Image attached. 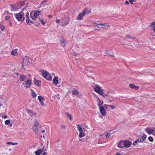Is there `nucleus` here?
Returning <instances> with one entry per match:
<instances>
[{"label":"nucleus","mask_w":155,"mask_h":155,"mask_svg":"<svg viewBox=\"0 0 155 155\" xmlns=\"http://www.w3.org/2000/svg\"><path fill=\"white\" fill-rule=\"evenodd\" d=\"M28 11H29L26 10L25 8H24L20 12L15 14V15L17 19L20 21L24 20V15L25 14L27 23L29 24H33L32 21L29 19V15Z\"/></svg>","instance_id":"1"},{"label":"nucleus","mask_w":155,"mask_h":155,"mask_svg":"<svg viewBox=\"0 0 155 155\" xmlns=\"http://www.w3.org/2000/svg\"><path fill=\"white\" fill-rule=\"evenodd\" d=\"M93 87L94 90L95 92L101 95H102L104 92L103 91L102 88L99 85L97 84H94L93 85Z\"/></svg>","instance_id":"2"},{"label":"nucleus","mask_w":155,"mask_h":155,"mask_svg":"<svg viewBox=\"0 0 155 155\" xmlns=\"http://www.w3.org/2000/svg\"><path fill=\"white\" fill-rule=\"evenodd\" d=\"M77 126L79 132V137L80 138H82L85 136V129L84 128H82L80 125H78Z\"/></svg>","instance_id":"3"},{"label":"nucleus","mask_w":155,"mask_h":155,"mask_svg":"<svg viewBox=\"0 0 155 155\" xmlns=\"http://www.w3.org/2000/svg\"><path fill=\"white\" fill-rule=\"evenodd\" d=\"M109 27L110 25H109L100 23L95 25L94 26V28L95 30H99L101 28H107Z\"/></svg>","instance_id":"4"},{"label":"nucleus","mask_w":155,"mask_h":155,"mask_svg":"<svg viewBox=\"0 0 155 155\" xmlns=\"http://www.w3.org/2000/svg\"><path fill=\"white\" fill-rule=\"evenodd\" d=\"M145 140V135H143L134 141L133 144V145H135L139 143H142Z\"/></svg>","instance_id":"5"},{"label":"nucleus","mask_w":155,"mask_h":155,"mask_svg":"<svg viewBox=\"0 0 155 155\" xmlns=\"http://www.w3.org/2000/svg\"><path fill=\"white\" fill-rule=\"evenodd\" d=\"M87 11V8L84 9L83 11L79 13V15L77 17V19L78 20L82 19V17L84 16L86 14Z\"/></svg>","instance_id":"6"},{"label":"nucleus","mask_w":155,"mask_h":155,"mask_svg":"<svg viewBox=\"0 0 155 155\" xmlns=\"http://www.w3.org/2000/svg\"><path fill=\"white\" fill-rule=\"evenodd\" d=\"M32 14L33 13L32 12L30 14L31 17L33 19H34L35 18H38L40 15L41 14L42 12L41 11H35V12L34 14H33V16H32Z\"/></svg>","instance_id":"7"},{"label":"nucleus","mask_w":155,"mask_h":155,"mask_svg":"<svg viewBox=\"0 0 155 155\" xmlns=\"http://www.w3.org/2000/svg\"><path fill=\"white\" fill-rule=\"evenodd\" d=\"M25 82V83H22V84L26 88H29L31 84V81L27 79Z\"/></svg>","instance_id":"8"},{"label":"nucleus","mask_w":155,"mask_h":155,"mask_svg":"<svg viewBox=\"0 0 155 155\" xmlns=\"http://www.w3.org/2000/svg\"><path fill=\"white\" fill-rule=\"evenodd\" d=\"M146 131L149 135H155V129H154L147 128L146 129Z\"/></svg>","instance_id":"9"},{"label":"nucleus","mask_w":155,"mask_h":155,"mask_svg":"<svg viewBox=\"0 0 155 155\" xmlns=\"http://www.w3.org/2000/svg\"><path fill=\"white\" fill-rule=\"evenodd\" d=\"M106 54L108 56H114V53L111 49H106L105 51Z\"/></svg>","instance_id":"10"},{"label":"nucleus","mask_w":155,"mask_h":155,"mask_svg":"<svg viewBox=\"0 0 155 155\" xmlns=\"http://www.w3.org/2000/svg\"><path fill=\"white\" fill-rule=\"evenodd\" d=\"M27 77L25 75H21L19 77V80L21 83H24L27 80Z\"/></svg>","instance_id":"11"},{"label":"nucleus","mask_w":155,"mask_h":155,"mask_svg":"<svg viewBox=\"0 0 155 155\" xmlns=\"http://www.w3.org/2000/svg\"><path fill=\"white\" fill-rule=\"evenodd\" d=\"M124 147L127 148L129 147L130 146L131 144V143L129 140H126L124 141Z\"/></svg>","instance_id":"12"},{"label":"nucleus","mask_w":155,"mask_h":155,"mask_svg":"<svg viewBox=\"0 0 155 155\" xmlns=\"http://www.w3.org/2000/svg\"><path fill=\"white\" fill-rule=\"evenodd\" d=\"M118 147L121 148L124 147V141L120 140L118 143L117 145Z\"/></svg>","instance_id":"13"},{"label":"nucleus","mask_w":155,"mask_h":155,"mask_svg":"<svg viewBox=\"0 0 155 155\" xmlns=\"http://www.w3.org/2000/svg\"><path fill=\"white\" fill-rule=\"evenodd\" d=\"M61 44V45L63 47H64L66 45V42L65 40L63 38H61L60 40Z\"/></svg>","instance_id":"14"},{"label":"nucleus","mask_w":155,"mask_h":155,"mask_svg":"<svg viewBox=\"0 0 155 155\" xmlns=\"http://www.w3.org/2000/svg\"><path fill=\"white\" fill-rule=\"evenodd\" d=\"M100 110L101 114L103 115L104 116L105 114V110L103 106L100 107L99 108Z\"/></svg>","instance_id":"15"},{"label":"nucleus","mask_w":155,"mask_h":155,"mask_svg":"<svg viewBox=\"0 0 155 155\" xmlns=\"http://www.w3.org/2000/svg\"><path fill=\"white\" fill-rule=\"evenodd\" d=\"M129 87L132 89H134L135 90L138 89L139 88V87L138 86L135 85L134 84H129Z\"/></svg>","instance_id":"16"},{"label":"nucleus","mask_w":155,"mask_h":155,"mask_svg":"<svg viewBox=\"0 0 155 155\" xmlns=\"http://www.w3.org/2000/svg\"><path fill=\"white\" fill-rule=\"evenodd\" d=\"M53 82L54 84L56 85L58 82V78L57 76H55L53 79Z\"/></svg>","instance_id":"17"},{"label":"nucleus","mask_w":155,"mask_h":155,"mask_svg":"<svg viewBox=\"0 0 155 155\" xmlns=\"http://www.w3.org/2000/svg\"><path fill=\"white\" fill-rule=\"evenodd\" d=\"M43 151V149H40L36 151L35 152V154L36 155H40L41 154Z\"/></svg>","instance_id":"18"},{"label":"nucleus","mask_w":155,"mask_h":155,"mask_svg":"<svg viewBox=\"0 0 155 155\" xmlns=\"http://www.w3.org/2000/svg\"><path fill=\"white\" fill-rule=\"evenodd\" d=\"M19 8L17 6L13 5L12 6L11 10L12 11H16L19 9Z\"/></svg>","instance_id":"19"},{"label":"nucleus","mask_w":155,"mask_h":155,"mask_svg":"<svg viewBox=\"0 0 155 155\" xmlns=\"http://www.w3.org/2000/svg\"><path fill=\"white\" fill-rule=\"evenodd\" d=\"M48 73L46 71H44L42 72V76L44 78H46L47 76V75Z\"/></svg>","instance_id":"20"},{"label":"nucleus","mask_w":155,"mask_h":155,"mask_svg":"<svg viewBox=\"0 0 155 155\" xmlns=\"http://www.w3.org/2000/svg\"><path fill=\"white\" fill-rule=\"evenodd\" d=\"M31 95L32 97H33L34 98H35L37 96L35 92L32 89L31 90Z\"/></svg>","instance_id":"21"},{"label":"nucleus","mask_w":155,"mask_h":155,"mask_svg":"<svg viewBox=\"0 0 155 155\" xmlns=\"http://www.w3.org/2000/svg\"><path fill=\"white\" fill-rule=\"evenodd\" d=\"M40 127H33V130L35 133L38 134L39 132L38 128Z\"/></svg>","instance_id":"22"},{"label":"nucleus","mask_w":155,"mask_h":155,"mask_svg":"<svg viewBox=\"0 0 155 155\" xmlns=\"http://www.w3.org/2000/svg\"><path fill=\"white\" fill-rule=\"evenodd\" d=\"M26 111L29 115L32 117L33 112L31 110H30L29 109H27Z\"/></svg>","instance_id":"23"},{"label":"nucleus","mask_w":155,"mask_h":155,"mask_svg":"<svg viewBox=\"0 0 155 155\" xmlns=\"http://www.w3.org/2000/svg\"><path fill=\"white\" fill-rule=\"evenodd\" d=\"M97 102V105L100 107L104 103L103 101L100 100H98Z\"/></svg>","instance_id":"24"},{"label":"nucleus","mask_w":155,"mask_h":155,"mask_svg":"<svg viewBox=\"0 0 155 155\" xmlns=\"http://www.w3.org/2000/svg\"><path fill=\"white\" fill-rule=\"evenodd\" d=\"M39 123L37 120H35L34 121V126L33 127H38Z\"/></svg>","instance_id":"25"},{"label":"nucleus","mask_w":155,"mask_h":155,"mask_svg":"<svg viewBox=\"0 0 155 155\" xmlns=\"http://www.w3.org/2000/svg\"><path fill=\"white\" fill-rule=\"evenodd\" d=\"M48 80H52V77L51 75L48 73L47 75L46 78H45Z\"/></svg>","instance_id":"26"},{"label":"nucleus","mask_w":155,"mask_h":155,"mask_svg":"<svg viewBox=\"0 0 155 155\" xmlns=\"http://www.w3.org/2000/svg\"><path fill=\"white\" fill-rule=\"evenodd\" d=\"M12 55L15 56H17L18 55L17 51L16 50H13L11 52Z\"/></svg>","instance_id":"27"},{"label":"nucleus","mask_w":155,"mask_h":155,"mask_svg":"<svg viewBox=\"0 0 155 155\" xmlns=\"http://www.w3.org/2000/svg\"><path fill=\"white\" fill-rule=\"evenodd\" d=\"M8 145H17L18 143H13L11 142H7L6 143Z\"/></svg>","instance_id":"28"},{"label":"nucleus","mask_w":155,"mask_h":155,"mask_svg":"<svg viewBox=\"0 0 155 155\" xmlns=\"http://www.w3.org/2000/svg\"><path fill=\"white\" fill-rule=\"evenodd\" d=\"M38 99L39 100V101H45V98L41 96H38Z\"/></svg>","instance_id":"29"},{"label":"nucleus","mask_w":155,"mask_h":155,"mask_svg":"<svg viewBox=\"0 0 155 155\" xmlns=\"http://www.w3.org/2000/svg\"><path fill=\"white\" fill-rule=\"evenodd\" d=\"M65 114H66V116L68 118H69V119L71 120H72V117H71V116L69 113H65Z\"/></svg>","instance_id":"30"},{"label":"nucleus","mask_w":155,"mask_h":155,"mask_svg":"<svg viewBox=\"0 0 155 155\" xmlns=\"http://www.w3.org/2000/svg\"><path fill=\"white\" fill-rule=\"evenodd\" d=\"M34 81L35 84L36 85V86H39L40 81H36L35 79H34Z\"/></svg>","instance_id":"31"},{"label":"nucleus","mask_w":155,"mask_h":155,"mask_svg":"<svg viewBox=\"0 0 155 155\" xmlns=\"http://www.w3.org/2000/svg\"><path fill=\"white\" fill-rule=\"evenodd\" d=\"M72 94L73 95H77L78 94V92L77 91H76V90L73 91V92H72Z\"/></svg>","instance_id":"32"},{"label":"nucleus","mask_w":155,"mask_h":155,"mask_svg":"<svg viewBox=\"0 0 155 155\" xmlns=\"http://www.w3.org/2000/svg\"><path fill=\"white\" fill-rule=\"evenodd\" d=\"M5 19L7 21H10L11 18L9 16H6L5 17Z\"/></svg>","instance_id":"33"},{"label":"nucleus","mask_w":155,"mask_h":155,"mask_svg":"<svg viewBox=\"0 0 155 155\" xmlns=\"http://www.w3.org/2000/svg\"><path fill=\"white\" fill-rule=\"evenodd\" d=\"M40 21L41 23L43 25H45V22L42 19L39 18Z\"/></svg>","instance_id":"34"},{"label":"nucleus","mask_w":155,"mask_h":155,"mask_svg":"<svg viewBox=\"0 0 155 155\" xmlns=\"http://www.w3.org/2000/svg\"><path fill=\"white\" fill-rule=\"evenodd\" d=\"M150 27L153 28L154 27H155V21L152 22L150 24Z\"/></svg>","instance_id":"35"},{"label":"nucleus","mask_w":155,"mask_h":155,"mask_svg":"<svg viewBox=\"0 0 155 155\" xmlns=\"http://www.w3.org/2000/svg\"><path fill=\"white\" fill-rule=\"evenodd\" d=\"M148 140L150 141V142H152L153 141V138L151 137V136H150L148 138Z\"/></svg>","instance_id":"36"},{"label":"nucleus","mask_w":155,"mask_h":155,"mask_svg":"<svg viewBox=\"0 0 155 155\" xmlns=\"http://www.w3.org/2000/svg\"><path fill=\"white\" fill-rule=\"evenodd\" d=\"M10 123V121L9 120H7L5 121V124L6 125H7L8 124Z\"/></svg>","instance_id":"37"},{"label":"nucleus","mask_w":155,"mask_h":155,"mask_svg":"<svg viewBox=\"0 0 155 155\" xmlns=\"http://www.w3.org/2000/svg\"><path fill=\"white\" fill-rule=\"evenodd\" d=\"M109 93V92H108L107 94H103V95L102 96H103L104 97H107L108 96V94Z\"/></svg>","instance_id":"38"},{"label":"nucleus","mask_w":155,"mask_h":155,"mask_svg":"<svg viewBox=\"0 0 155 155\" xmlns=\"http://www.w3.org/2000/svg\"><path fill=\"white\" fill-rule=\"evenodd\" d=\"M111 135V134L110 133H109L107 134L106 135V137L107 138H109L110 136Z\"/></svg>","instance_id":"39"},{"label":"nucleus","mask_w":155,"mask_h":155,"mask_svg":"<svg viewBox=\"0 0 155 155\" xmlns=\"http://www.w3.org/2000/svg\"><path fill=\"white\" fill-rule=\"evenodd\" d=\"M95 99L97 101H98V100H100L99 98L97 96H96L95 95Z\"/></svg>","instance_id":"40"},{"label":"nucleus","mask_w":155,"mask_h":155,"mask_svg":"<svg viewBox=\"0 0 155 155\" xmlns=\"http://www.w3.org/2000/svg\"><path fill=\"white\" fill-rule=\"evenodd\" d=\"M37 115V114L36 113L33 112V115H32V116L36 117Z\"/></svg>","instance_id":"41"},{"label":"nucleus","mask_w":155,"mask_h":155,"mask_svg":"<svg viewBox=\"0 0 155 155\" xmlns=\"http://www.w3.org/2000/svg\"><path fill=\"white\" fill-rule=\"evenodd\" d=\"M68 21H66V22L65 23H63V24L62 25L63 26H65L67 24H68Z\"/></svg>","instance_id":"42"},{"label":"nucleus","mask_w":155,"mask_h":155,"mask_svg":"<svg viewBox=\"0 0 155 155\" xmlns=\"http://www.w3.org/2000/svg\"><path fill=\"white\" fill-rule=\"evenodd\" d=\"M130 3L131 4H132L134 2V0H129Z\"/></svg>","instance_id":"43"},{"label":"nucleus","mask_w":155,"mask_h":155,"mask_svg":"<svg viewBox=\"0 0 155 155\" xmlns=\"http://www.w3.org/2000/svg\"><path fill=\"white\" fill-rule=\"evenodd\" d=\"M126 5H128L129 4V3L128 1H126L124 3Z\"/></svg>","instance_id":"44"},{"label":"nucleus","mask_w":155,"mask_h":155,"mask_svg":"<svg viewBox=\"0 0 155 155\" xmlns=\"http://www.w3.org/2000/svg\"><path fill=\"white\" fill-rule=\"evenodd\" d=\"M40 103L41 104V105L42 106H44V102H43V101H39Z\"/></svg>","instance_id":"45"},{"label":"nucleus","mask_w":155,"mask_h":155,"mask_svg":"<svg viewBox=\"0 0 155 155\" xmlns=\"http://www.w3.org/2000/svg\"><path fill=\"white\" fill-rule=\"evenodd\" d=\"M132 38V37H131V36H130V35H127L126 36V38Z\"/></svg>","instance_id":"46"},{"label":"nucleus","mask_w":155,"mask_h":155,"mask_svg":"<svg viewBox=\"0 0 155 155\" xmlns=\"http://www.w3.org/2000/svg\"><path fill=\"white\" fill-rule=\"evenodd\" d=\"M108 106H109L110 107H111L112 109H114L115 108V106L113 105H108Z\"/></svg>","instance_id":"47"},{"label":"nucleus","mask_w":155,"mask_h":155,"mask_svg":"<svg viewBox=\"0 0 155 155\" xmlns=\"http://www.w3.org/2000/svg\"><path fill=\"white\" fill-rule=\"evenodd\" d=\"M56 96L57 97V99L58 100H60V96L58 94V95H56Z\"/></svg>","instance_id":"48"},{"label":"nucleus","mask_w":155,"mask_h":155,"mask_svg":"<svg viewBox=\"0 0 155 155\" xmlns=\"http://www.w3.org/2000/svg\"><path fill=\"white\" fill-rule=\"evenodd\" d=\"M1 117L4 118H6L8 117V116L7 115H3Z\"/></svg>","instance_id":"49"},{"label":"nucleus","mask_w":155,"mask_h":155,"mask_svg":"<svg viewBox=\"0 0 155 155\" xmlns=\"http://www.w3.org/2000/svg\"><path fill=\"white\" fill-rule=\"evenodd\" d=\"M47 2V0H45L44 1L41 3L42 4H44V3H46Z\"/></svg>","instance_id":"50"},{"label":"nucleus","mask_w":155,"mask_h":155,"mask_svg":"<svg viewBox=\"0 0 155 155\" xmlns=\"http://www.w3.org/2000/svg\"><path fill=\"white\" fill-rule=\"evenodd\" d=\"M56 22L57 23H59L60 22V20L59 19H57L56 20Z\"/></svg>","instance_id":"51"},{"label":"nucleus","mask_w":155,"mask_h":155,"mask_svg":"<svg viewBox=\"0 0 155 155\" xmlns=\"http://www.w3.org/2000/svg\"><path fill=\"white\" fill-rule=\"evenodd\" d=\"M4 29L5 27H2L1 28V31H3L4 30Z\"/></svg>","instance_id":"52"},{"label":"nucleus","mask_w":155,"mask_h":155,"mask_svg":"<svg viewBox=\"0 0 155 155\" xmlns=\"http://www.w3.org/2000/svg\"><path fill=\"white\" fill-rule=\"evenodd\" d=\"M153 30L154 32L155 33V27H154L153 28Z\"/></svg>","instance_id":"53"},{"label":"nucleus","mask_w":155,"mask_h":155,"mask_svg":"<svg viewBox=\"0 0 155 155\" xmlns=\"http://www.w3.org/2000/svg\"><path fill=\"white\" fill-rule=\"evenodd\" d=\"M115 155H122V154L119 153H117Z\"/></svg>","instance_id":"54"},{"label":"nucleus","mask_w":155,"mask_h":155,"mask_svg":"<svg viewBox=\"0 0 155 155\" xmlns=\"http://www.w3.org/2000/svg\"><path fill=\"white\" fill-rule=\"evenodd\" d=\"M46 152H45V153H43L42 155H46Z\"/></svg>","instance_id":"55"},{"label":"nucleus","mask_w":155,"mask_h":155,"mask_svg":"<svg viewBox=\"0 0 155 155\" xmlns=\"http://www.w3.org/2000/svg\"><path fill=\"white\" fill-rule=\"evenodd\" d=\"M41 132H42V133H45V130H42L41 131Z\"/></svg>","instance_id":"56"},{"label":"nucleus","mask_w":155,"mask_h":155,"mask_svg":"<svg viewBox=\"0 0 155 155\" xmlns=\"http://www.w3.org/2000/svg\"><path fill=\"white\" fill-rule=\"evenodd\" d=\"M79 140L80 141H82V139H80Z\"/></svg>","instance_id":"57"},{"label":"nucleus","mask_w":155,"mask_h":155,"mask_svg":"<svg viewBox=\"0 0 155 155\" xmlns=\"http://www.w3.org/2000/svg\"><path fill=\"white\" fill-rule=\"evenodd\" d=\"M62 127H63V128H65L64 126H62Z\"/></svg>","instance_id":"58"},{"label":"nucleus","mask_w":155,"mask_h":155,"mask_svg":"<svg viewBox=\"0 0 155 155\" xmlns=\"http://www.w3.org/2000/svg\"><path fill=\"white\" fill-rule=\"evenodd\" d=\"M10 24L11 25V22H10Z\"/></svg>","instance_id":"59"},{"label":"nucleus","mask_w":155,"mask_h":155,"mask_svg":"<svg viewBox=\"0 0 155 155\" xmlns=\"http://www.w3.org/2000/svg\"><path fill=\"white\" fill-rule=\"evenodd\" d=\"M11 149H9V150H10Z\"/></svg>","instance_id":"60"}]
</instances>
